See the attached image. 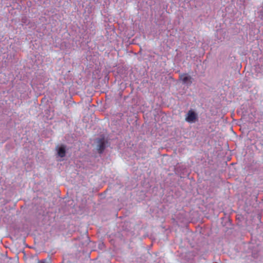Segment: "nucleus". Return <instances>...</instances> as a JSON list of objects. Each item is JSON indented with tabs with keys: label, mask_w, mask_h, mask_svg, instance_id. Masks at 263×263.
I'll return each mask as SVG.
<instances>
[{
	"label": "nucleus",
	"mask_w": 263,
	"mask_h": 263,
	"mask_svg": "<svg viewBox=\"0 0 263 263\" xmlns=\"http://www.w3.org/2000/svg\"><path fill=\"white\" fill-rule=\"evenodd\" d=\"M180 80H181L182 83L187 85H190L192 83V78L191 76L186 73H183L180 76Z\"/></svg>",
	"instance_id": "2"
},
{
	"label": "nucleus",
	"mask_w": 263,
	"mask_h": 263,
	"mask_svg": "<svg viewBox=\"0 0 263 263\" xmlns=\"http://www.w3.org/2000/svg\"><path fill=\"white\" fill-rule=\"evenodd\" d=\"M58 154L61 158L64 157L65 156L66 149L65 146L62 145L59 148L58 150Z\"/></svg>",
	"instance_id": "4"
},
{
	"label": "nucleus",
	"mask_w": 263,
	"mask_h": 263,
	"mask_svg": "<svg viewBox=\"0 0 263 263\" xmlns=\"http://www.w3.org/2000/svg\"><path fill=\"white\" fill-rule=\"evenodd\" d=\"M198 119L197 114L192 110H190L186 116L185 120L189 123H194Z\"/></svg>",
	"instance_id": "1"
},
{
	"label": "nucleus",
	"mask_w": 263,
	"mask_h": 263,
	"mask_svg": "<svg viewBox=\"0 0 263 263\" xmlns=\"http://www.w3.org/2000/svg\"><path fill=\"white\" fill-rule=\"evenodd\" d=\"M98 151L100 154L102 153L105 148V144L104 138L99 139L98 140Z\"/></svg>",
	"instance_id": "3"
},
{
	"label": "nucleus",
	"mask_w": 263,
	"mask_h": 263,
	"mask_svg": "<svg viewBox=\"0 0 263 263\" xmlns=\"http://www.w3.org/2000/svg\"><path fill=\"white\" fill-rule=\"evenodd\" d=\"M40 263H45V262H40Z\"/></svg>",
	"instance_id": "5"
}]
</instances>
